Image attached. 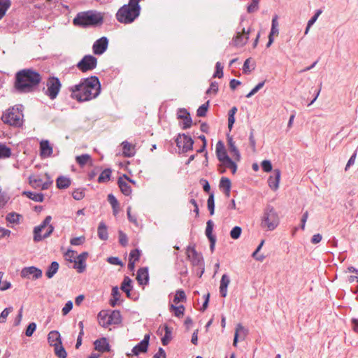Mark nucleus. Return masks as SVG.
<instances>
[{
    "label": "nucleus",
    "instance_id": "32",
    "mask_svg": "<svg viewBox=\"0 0 358 358\" xmlns=\"http://www.w3.org/2000/svg\"><path fill=\"white\" fill-rule=\"evenodd\" d=\"M55 355L58 358H66L67 352L65 348L62 345V343H57L53 344Z\"/></svg>",
    "mask_w": 358,
    "mask_h": 358
},
{
    "label": "nucleus",
    "instance_id": "11",
    "mask_svg": "<svg viewBox=\"0 0 358 358\" xmlns=\"http://www.w3.org/2000/svg\"><path fill=\"white\" fill-rule=\"evenodd\" d=\"M177 118L180 120V126L182 129H187L191 127L192 120L190 113L185 108H178L177 111Z\"/></svg>",
    "mask_w": 358,
    "mask_h": 358
},
{
    "label": "nucleus",
    "instance_id": "35",
    "mask_svg": "<svg viewBox=\"0 0 358 358\" xmlns=\"http://www.w3.org/2000/svg\"><path fill=\"white\" fill-rule=\"evenodd\" d=\"M48 341L51 346H53V344H57V343H62L61 336L59 331H50L48 336Z\"/></svg>",
    "mask_w": 358,
    "mask_h": 358
},
{
    "label": "nucleus",
    "instance_id": "41",
    "mask_svg": "<svg viewBox=\"0 0 358 358\" xmlns=\"http://www.w3.org/2000/svg\"><path fill=\"white\" fill-rule=\"evenodd\" d=\"M223 166L226 169H229L231 170L232 174H235L237 171V164L235 161L232 160L231 158L227 159L226 161L222 163Z\"/></svg>",
    "mask_w": 358,
    "mask_h": 358
},
{
    "label": "nucleus",
    "instance_id": "28",
    "mask_svg": "<svg viewBox=\"0 0 358 358\" xmlns=\"http://www.w3.org/2000/svg\"><path fill=\"white\" fill-rule=\"evenodd\" d=\"M219 187L220 189H222L224 190V194L226 196H229L230 194V190L231 187V180L226 177L221 178L220 180Z\"/></svg>",
    "mask_w": 358,
    "mask_h": 358
},
{
    "label": "nucleus",
    "instance_id": "39",
    "mask_svg": "<svg viewBox=\"0 0 358 358\" xmlns=\"http://www.w3.org/2000/svg\"><path fill=\"white\" fill-rule=\"evenodd\" d=\"M237 112L236 106L232 107L228 113V128L231 131L235 122V115Z\"/></svg>",
    "mask_w": 358,
    "mask_h": 358
},
{
    "label": "nucleus",
    "instance_id": "56",
    "mask_svg": "<svg viewBox=\"0 0 358 358\" xmlns=\"http://www.w3.org/2000/svg\"><path fill=\"white\" fill-rule=\"evenodd\" d=\"M36 329V324L35 322H31L28 324L25 330V335L27 337H31Z\"/></svg>",
    "mask_w": 358,
    "mask_h": 358
},
{
    "label": "nucleus",
    "instance_id": "51",
    "mask_svg": "<svg viewBox=\"0 0 358 358\" xmlns=\"http://www.w3.org/2000/svg\"><path fill=\"white\" fill-rule=\"evenodd\" d=\"M242 229L238 226H235L232 228L230 231V236L232 239L236 240L238 239L241 235Z\"/></svg>",
    "mask_w": 358,
    "mask_h": 358
},
{
    "label": "nucleus",
    "instance_id": "59",
    "mask_svg": "<svg viewBox=\"0 0 358 358\" xmlns=\"http://www.w3.org/2000/svg\"><path fill=\"white\" fill-rule=\"evenodd\" d=\"M118 235L120 244L123 247L127 246L128 244V238L127 234L124 233L122 231H119Z\"/></svg>",
    "mask_w": 358,
    "mask_h": 358
},
{
    "label": "nucleus",
    "instance_id": "14",
    "mask_svg": "<svg viewBox=\"0 0 358 358\" xmlns=\"http://www.w3.org/2000/svg\"><path fill=\"white\" fill-rule=\"evenodd\" d=\"M108 46V39L106 36L97 39L92 45V51L94 55H101L103 54Z\"/></svg>",
    "mask_w": 358,
    "mask_h": 358
},
{
    "label": "nucleus",
    "instance_id": "54",
    "mask_svg": "<svg viewBox=\"0 0 358 358\" xmlns=\"http://www.w3.org/2000/svg\"><path fill=\"white\" fill-rule=\"evenodd\" d=\"M13 308L12 306L6 308L0 314V323H5L6 321V318L9 313L12 312Z\"/></svg>",
    "mask_w": 358,
    "mask_h": 358
},
{
    "label": "nucleus",
    "instance_id": "46",
    "mask_svg": "<svg viewBox=\"0 0 358 358\" xmlns=\"http://www.w3.org/2000/svg\"><path fill=\"white\" fill-rule=\"evenodd\" d=\"M210 101H207L205 103L199 107L196 110V115L198 117H205L209 108Z\"/></svg>",
    "mask_w": 358,
    "mask_h": 358
},
{
    "label": "nucleus",
    "instance_id": "61",
    "mask_svg": "<svg viewBox=\"0 0 358 358\" xmlns=\"http://www.w3.org/2000/svg\"><path fill=\"white\" fill-rule=\"evenodd\" d=\"M259 9V2L252 0V2L248 6L247 11L249 13L256 12Z\"/></svg>",
    "mask_w": 358,
    "mask_h": 358
},
{
    "label": "nucleus",
    "instance_id": "34",
    "mask_svg": "<svg viewBox=\"0 0 358 358\" xmlns=\"http://www.w3.org/2000/svg\"><path fill=\"white\" fill-rule=\"evenodd\" d=\"M111 176H112L111 169H110V168L105 169L103 171H102V172L99 175V176L97 179V182L99 183H106L110 180Z\"/></svg>",
    "mask_w": 358,
    "mask_h": 358
},
{
    "label": "nucleus",
    "instance_id": "9",
    "mask_svg": "<svg viewBox=\"0 0 358 358\" xmlns=\"http://www.w3.org/2000/svg\"><path fill=\"white\" fill-rule=\"evenodd\" d=\"M175 141L177 147L182 149V153H185L193 150L194 141L191 136L185 134H178Z\"/></svg>",
    "mask_w": 358,
    "mask_h": 358
},
{
    "label": "nucleus",
    "instance_id": "7",
    "mask_svg": "<svg viewBox=\"0 0 358 358\" xmlns=\"http://www.w3.org/2000/svg\"><path fill=\"white\" fill-rule=\"evenodd\" d=\"M46 86V90L43 88L44 94L48 96L50 99H55L62 88V83L59 79L55 76H50L47 80Z\"/></svg>",
    "mask_w": 358,
    "mask_h": 358
},
{
    "label": "nucleus",
    "instance_id": "42",
    "mask_svg": "<svg viewBox=\"0 0 358 358\" xmlns=\"http://www.w3.org/2000/svg\"><path fill=\"white\" fill-rule=\"evenodd\" d=\"M11 155V149L5 144L0 143V159L8 158Z\"/></svg>",
    "mask_w": 358,
    "mask_h": 358
},
{
    "label": "nucleus",
    "instance_id": "21",
    "mask_svg": "<svg viewBox=\"0 0 358 358\" xmlns=\"http://www.w3.org/2000/svg\"><path fill=\"white\" fill-rule=\"evenodd\" d=\"M281 172L279 169H274L273 175L270 176L268 179V184L271 189L276 190L279 187Z\"/></svg>",
    "mask_w": 358,
    "mask_h": 358
},
{
    "label": "nucleus",
    "instance_id": "49",
    "mask_svg": "<svg viewBox=\"0 0 358 358\" xmlns=\"http://www.w3.org/2000/svg\"><path fill=\"white\" fill-rule=\"evenodd\" d=\"M85 188H77L75 189L74 191L72 192V196L75 200L80 201L82 200L85 196Z\"/></svg>",
    "mask_w": 358,
    "mask_h": 358
},
{
    "label": "nucleus",
    "instance_id": "60",
    "mask_svg": "<svg viewBox=\"0 0 358 358\" xmlns=\"http://www.w3.org/2000/svg\"><path fill=\"white\" fill-rule=\"evenodd\" d=\"M4 275L3 272L0 271V290L5 291L11 287V283L8 281H1V279Z\"/></svg>",
    "mask_w": 358,
    "mask_h": 358
},
{
    "label": "nucleus",
    "instance_id": "33",
    "mask_svg": "<svg viewBox=\"0 0 358 358\" xmlns=\"http://www.w3.org/2000/svg\"><path fill=\"white\" fill-rule=\"evenodd\" d=\"M22 195H25L29 199L37 202H43L44 200V194L42 193H36L30 191H24L22 192Z\"/></svg>",
    "mask_w": 358,
    "mask_h": 358
},
{
    "label": "nucleus",
    "instance_id": "36",
    "mask_svg": "<svg viewBox=\"0 0 358 358\" xmlns=\"http://www.w3.org/2000/svg\"><path fill=\"white\" fill-rule=\"evenodd\" d=\"M76 162L80 167H83L88 162L92 164V157L88 154H83L76 157Z\"/></svg>",
    "mask_w": 358,
    "mask_h": 358
},
{
    "label": "nucleus",
    "instance_id": "12",
    "mask_svg": "<svg viewBox=\"0 0 358 358\" xmlns=\"http://www.w3.org/2000/svg\"><path fill=\"white\" fill-rule=\"evenodd\" d=\"M42 270L31 266L24 267L22 269L20 275L22 278H31L32 280H36L42 277Z\"/></svg>",
    "mask_w": 358,
    "mask_h": 358
},
{
    "label": "nucleus",
    "instance_id": "63",
    "mask_svg": "<svg viewBox=\"0 0 358 358\" xmlns=\"http://www.w3.org/2000/svg\"><path fill=\"white\" fill-rule=\"evenodd\" d=\"M85 241V237L82 236L79 237H75L70 240V243L73 245H80Z\"/></svg>",
    "mask_w": 358,
    "mask_h": 358
},
{
    "label": "nucleus",
    "instance_id": "5",
    "mask_svg": "<svg viewBox=\"0 0 358 358\" xmlns=\"http://www.w3.org/2000/svg\"><path fill=\"white\" fill-rule=\"evenodd\" d=\"M279 222V216L275 208L271 205H267L264 210L261 223L262 227H266L268 230L272 231L278 227Z\"/></svg>",
    "mask_w": 358,
    "mask_h": 358
},
{
    "label": "nucleus",
    "instance_id": "40",
    "mask_svg": "<svg viewBox=\"0 0 358 358\" xmlns=\"http://www.w3.org/2000/svg\"><path fill=\"white\" fill-rule=\"evenodd\" d=\"M99 324L103 327H108L109 325H104L106 322L109 319V314L107 310H101L97 315Z\"/></svg>",
    "mask_w": 358,
    "mask_h": 358
},
{
    "label": "nucleus",
    "instance_id": "52",
    "mask_svg": "<svg viewBox=\"0 0 358 358\" xmlns=\"http://www.w3.org/2000/svg\"><path fill=\"white\" fill-rule=\"evenodd\" d=\"M223 77V66L220 62L215 64V70L213 74V78H222Z\"/></svg>",
    "mask_w": 358,
    "mask_h": 358
},
{
    "label": "nucleus",
    "instance_id": "44",
    "mask_svg": "<svg viewBox=\"0 0 358 358\" xmlns=\"http://www.w3.org/2000/svg\"><path fill=\"white\" fill-rule=\"evenodd\" d=\"M169 309L171 311L173 312L174 315L177 317H180L184 315L185 306L183 305L176 306L173 304H171L169 306Z\"/></svg>",
    "mask_w": 358,
    "mask_h": 358
},
{
    "label": "nucleus",
    "instance_id": "18",
    "mask_svg": "<svg viewBox=\"0 0 358 358\" xmlns=\"http://www.w3.org/2000/svg\"><path fill=\"white\" fill-rule=\"evenodd\" d=\"M227 139L229 151L234 157V160L236 162L241 161V153L237 147L236 146L235 142L234 141L232 136L227 135Z\"/></svg>",
    "mask_w": 358,
    "mask_h": 358
},
{
    "label": "nucleus",
    "instance_id": "37",
    "mask_svg": "<svg viewBox=\"0 0 358 358\" xmlns=\"http://www.w3.org/2000/svg\"><path fill=\"white\" fill-rule=\"evenodd\" d=\"M148 346L142 341L137 343L132 349V353L138 356L140 353H145L148 351Z\"/></svg>",
    "mask_w": 358,
    "mask_h": 358
},
{
    "label": "nucleus",
    "instance_id": "26",
    "mask_svg": "<svg viewBox=\"0 0 358 358\" xmlns=\"http://www.w3.org/2000/svg\"><path fill=\"white\" fill-rule=\"evenodd\" d=\"M71 185V180L66 176H59L56 179V186L59 189H65Z\"/></svg>",
    "mask_w": 358,
    "mask_h": 358
},
{
    "label": "nucleus",
    "instance_id": "31",
    "mask_svg": "<svg viewBox=\"0 0 358 358\" xmlns=\"http://www.w3.org/2000/svg\"><path fill=\"white\" fill-rule=\"evenodd\" d=\"M59 263L57 262H52L47 268L45 275L48 278H52L59 270Z\"/></svg>",
    "mask_w": 358,
    "mask_h": 358
},
{
    "label": "nucleus",
    "instance_id": "38",
    "mask_svg": "<svg viewBox=\"0 0 358 358\" xmlns=\"http://www.w3.org/2000/svg\"><path fill=\"white\" fill-rule=\"evenodd\" d=\"M11 6L10 0H0V20L6 15V11Z\"/></svg>",
    "mask_w": 358,
    "mask_h": 358
},
{
    "label": "nucleus",
    "instance_id": "43",
    "mask_svg": "<svg viewBox=\"0 0 358 358\" xmlns=\"http://www.w3.org/2000/svg\"><path fill=\"white\" fill-rule=\"evenodd\" d=\"M213 227H214V223H213V220H208L206 222V231H205V234H206V236H207L208 239L216 238V236L213 234Z\"/></svg>",
    "mask_w": 358,
    "mask_h": 358
},
{
    "label": "nucleus",
    "instance_id": "58",
    "mask_svg": "<svg viewBox=\"0 0 358 358\" xmlns=\"http://www.w3.org/2000/svg\"><path fill=\"white\" fill-rule=\"evenodd\" d=\"M108 201L111 205L112 208H120V203L117 199L113 194H109L107 198Z\"/></svg>",
    "mask_w": 358,
    "mask_h": 358
},
{
    "label": "nucleus",
    "instance_id": "20",
    "mask_svg": "<svg viewBox=\"0 0 358 358\" xmlns=\"http://www.w3.org/2000/svg\"><path fill=\"white\" fill-rule=\"evenodd\" d=\"M136 280L141 285L148 284L149 274L148 267H141L138 270Z\"/></svg>",
    "mask_w": 358,
    "mask_h": 358
},
{
    "label": "nucleus",
    "instance_id": "45",
    "mask_svg": "<svg viewBox=\"0 0 358 358\" xmlns=\"http://www.w3.org/2000/svg\"><path fill=\"white\" fill-rule=\"evenodd\" d=\"M20 217H21L20 214L11 212L7 214L6 220L9 223L17 224L19 223Z\"/></svg>",
    "mask_w": 358,
    "mask_h": 358
},
{
    "label": "nucleus",
    "instance_id": "27",
    "mask_svg": "<svg viewBox=\"0 0 358 358\" xmlns=\"http://www.w3.org/2000/svg\"><path fill=\"white\" fill-rule=\"evenodd\" d=\"M117 185L120 189L121 192L125 196H129L131 194V186L124 180L122 177L117 179Z\"/></svg>",
    "mask_w": 358,
    "mask_h": 358
},
{
    "label": "nucleus",
    "instance_id": "2",
    "mask_svg": "<svg viewBox=\"0 0 358 358\" xmlns=\"http://www.w3.org/2000/svg\"><path fill=\"white\" fill-rule=\"evenodd\" d=\"M15 88L20 93H30L38 90L42 80L41 75L33 69H24L16 73Z\"/></svg>",
    "mask_w": 358,
    "mask_h": 358
},
{
    "label": "nucleus",
    "instance_id": "47",
    "mask_svg": "<svg viewBox=\"0 0 358 358\" xmlns=\"http://www.w3.org/2000/svg\"><path fill=\"white\" fill-rule=\"evenodd\" d=\"M207 206L208 209L209 210L210 215H213L215 213V199H214V193L211 192L209 194L208 199L207 200Z\"/></svg>",
    "mask_w": 358,
    "mask_h": 358
},
{
    "label": "nucleus",
    "instance_id": "55",
    "mask_svg": "<svg viewBox=\"0 0 358 358\" xmlns=\"http://www.w3.org/2000/svg\"><path fill=\"white\" fill-rule=\"evenodd\" d=\"M265 82L266 80H263L259 83L253 89H252V90L248 94H246L245 97L250 98L251 96L255 95L259 90H261L264 87Z\"/></svg>",
    "mask_w": 358,
    "mask_h": 358
},
{
    "label": "nucleus",
    "instance_id": "16",
    "mask_svg": "<svg viewBox=\"0 0 358 358\" xmlns=\"http://www.w3.org/2000/svg\"><path fill=\"white\" fill-rule=\"evenodd\" d=\"M89 254L87 252H83L77 257V260L74 261L73 268L80 273H83L86 269V259Z\"/></svg>",
    "mask_w": 358,
    "mask_h": 358
},
{
    "label": "nucleus",
    "instance_id": "8",
    "mask_svg": "<svg viewBox=\"0 0 358 358\" xmlns=\"http://www.w3.org/2000/svg\"><path fill=\"white\" fill-rule=\"evenodd\" d=\"M97 65V59L91 55H85L76 64V67L83 73L94 70Z\"/></svg>",
    "mask_w": 358,
    "mask_h": 358
},
{
    "label": "nucleus",
    "instance_id": "50",
    "mask_svg": "<svg viewBox=\"0 0 358 358\" xmlns=\"http://www.w3.org/2000/svg\"><path fill=\"white\" fill-rule=\"evenodd\" d=\"M120 289L124 291L127 289H132V280L129 276H124L121 283Z\"/></svg>",
    "mask_w": 358,
    "mask_h": 358
},
{
    "label": "nucleus",
    "instance_id": "4",
    "mask_svg": "<svg viewBox=\"0 0 358 358\" xmlns=\"http://www.w3.org/2000/svg\"><path fill=\"white\" fill-rule=\"evenodd\" d=\"M140 13V9L128 3L119 8L115 17L119 22L127 24L134 22L138 17Z\"/></svg>",
    "mask_w": 358,
    "mask_h": 358
},
{
    "label": "nucleus",
    "instance_id": "19",
    "mask_svg": "<svg viewBox=\"0 0 358 358\" xmlns=\"http://www.w3.org/2000/svg\"><path fill=\"white\" fill-rule=\"evenodd\" d=\"M94 349L101 352H106L110 350V346L106 338L103 337L96 339L94 342Z\"/></svg>",
    "mask_w": 358,
    "mask_h": 358
},
{
    "label": "nucleus",
    "instance_id": "62",
    "mask_svg": "<svg viewBox=\"0 0 358 358\" xmlns=\"http://www.w3.org/2000/svg\"><path fill=\"white\" fill-rule=\"evenodd\" d=\"M218 90V83L216 81H213L211 82L210 87L206 90V94L208 95L213 92L215 94L217 93Z\"/></svg>",
    "mask_w": 358,
    "mask_h": 358
},
{
    "label": "nucleus",
    "instance_id": "6",
    "mask_svg": "<svg viewBox=\"0 0 358 358\" xmlns=\"http://www.w3.org/2000/svg\"><path fill=\"white\" fill-rule=\"evenodd\" d=\"M22 117L23 114L19 111V108H17V111H15V108L13 107L3 115L1 119L6 124L14 127H21L23 124Z\"/></svg>",
    "mask_w": 358,
    "mask_h": 358
},
{
    "label": "nucleus",
    "instance_id": "29",
    "mask_svg": "<svg viewBox=\"0 0 358 358\" xmlns=\"http://www.w3.org/2000/svg\"><path fill=\"white\" fill-rule=\"evenodd\" d=\"M98 237L102 241H106L108 238V228L103 222H101L97 229Z\"/></svg>",
    "mask_w": 358,
    "mask_h": 358
},
{
    "label": "nucleus",
    "instance_id": "1",
    "mask_svg": "<svg viewBox=\"0 0 358 358\" xmlns=\"http://www.w3.org/2000/svg\"><path fill=\"white\" fill-rule=\"evenodd\" d=\"M71 98L79 103L96 99L101 93V85L96 76L81 78L80 83L69 87Z\"/></svg>",
    "mask_w": 358,
    "mask_h": 358
},
{
    "label": "nucleus",
    "instance_id": "10",
    "mask_svg": "<svg viewBox=\"0 0 358 358\" xmlns=\"http://www.w3.org/2000/svg\"><path fill=\"white\" fill-rule=\"evenodd\" d=\"M187 259L191 262L194 266H202L204 264L203 256L196 250V246L188 245L186 249Z\"/></svg>",
    "mask_w": 358,
    "mask_h": 358
},
{
    "label": "nucleus",
    "instance_id": "22",
    "mask_svg": "<svg viewBox=\"0 0 358 358\" xmlns=\"http://www.w3.org/2000/svg\"><path fill=\"white\" fill-rule=\"evenodd\" d=\"M122 317L120 311L118 310H111L109 314V319L106 322L104 325L120 324Z\"/></svg>",
    "mask_w": 358,
    "mask_h": 358
},
{
    "label": "nucleus",
    "instance_id": "17",
    "mask_svg": "<svg viewBox=\"0 0 358 358\" xmlns=\"http://www.w3.org/2000/svg\"><path fill=\"white\" fill-rule=\"evenodd\" d=\"M215 152L217 158L220 163L230 158L227 152L224 144L222 141H219L217 143Z\"/></svg>",
    "mask_w": 358,
    "mask_h": 358
},
{
    "label": "nucleus",
    "instance_id": "57",
    "mask_svg": "<svg viewBox=\"0 0 358 358\" xmlns=\"http://www.w3.org/2000/svg\"><path fill=\"white\" fill-rule=\"evenodd\" d=\"M255 129L253 128L250 129V136H249V141L250 147L253 152L256 151V140L255 138Z\"/></svg>",
    "mask_w": 358,
    "mask_h": 358
},
{
    "label": "nucleus",
    "instance_id": "30",
    "mask_svg": "<svg viewBox=\"0 0 358 358\" xmlns=\"http://www.w3.org/2000/svg\"><path fill=\"white\" fill-rule=\"evenodd\" d=\"M163 329L165 332L164 336L162 338V343L163 345H167L172 339V328L169 327L166 324H164Z\"/></svg>",
    "mask_w": 358,
    "mask_h": 358
},
{
    "label": "nucleus",
    "instance_id": "13",
    "mask_svg": "<svg viewBox=\"0 0 358 358\" xmlns=\"http://www.w3.org/2000/svg\"><path fill=\"white\" fill-rule=\"evenodd\" d=\"M250 32V28H248L247 31H245V28H243L242 32L238 31L236 35L232 39L234 45L236 47H242L245 45L249 39V34Z\"/></svg>",
    "mask_w": 358,
    "mask_h": 358
},
{
    "label": "nucleus",
    "instance_id": "23",
    "mask_svg": "<svg viewBox=\"0 0 358 358\" xmlns=\"http://www.w3.org/2000/svg\"><path fill=\"white\" fill-rule=\"evenodd\" d=\"M52 152V147L48 140L42 141L40 143V154L41 157H50Z\"/></svg>",
    "mask_w": 358,
    "mask_h": 358
},
{
    "label": "nucleus",
    "instance_id": "64",
    "mask_svg": "<svg viewBox=\"0 0 358 358\" xmlns=\"http://www.w3.org/2000/svg\"><path fill=\"white\" fill-rule=\"evenodd\" d=\"M262 169L264 172L268 173L272 171V164L269 160H264L262 162Z\"/></svg>",
    "mask_w": 358,
    "mask_h": 358
},
{
    "label": "nucleus",
    "instance_id": "3",
    "mask_svg": "<svg viewBox=\"0 0 358 358\" xmlns=\"http://www.w3.org/2000/svg\"><path fill=\"white\" fill-rule=\"evenodd\" d=\"M103 22V15L96 10L79 12L73 20V24L78 27H96Z\"/></svg>",
    "mask_w": 358,
    "mask_h": 358
},
{
    "label": "nucleus",
    "instance_id": "24",
    "mask_svg": "<svg viewBox=\"0 0 358 358\" xmlns=\"http://www.w3.org/2000/svg\"><path fill=\"white\" fill-rule=\"evenodd\" d=\"M230 283V278L227 274H223L221 280H220V293L221 296L226 297L227 294V287L228 285Z\"/></svg>",
    "mask_w": 358,
    "mask_h": 358
},
{
    "label": "nucleus",
    "instance_id": "53",
    "mask_svg": "<svg viewBox=\"0 0 358 358\" xmlns=\"http://www.w3.org/2000/svg\"><path fill=\"white\" fill-rule=\"evenodd\" d=\"M141 255V251L139 249H134L131 250L129 256V259H131L133 261L138 262L139 261L140 257Z\"/></svg>",
    "mask_w": 358,
    "mask_h": 358
},
{
    "label": "nucleus",
    "instance_id": "15",
    "mask_svg": "<svg viewBox=\"0 0 358 358\" xmlns=\"http://www.w3.org/2000/svg\"><path fill=\"white\" fill-rule=\"evenodd\" d=\"M52 220V217L50 215H48L45 217L44 220L42 222L41 224L38 226H36L34 229V241L37 243L43 239V237H42L41 231L43 229H45L46 227H48V226L50 224V222Z\"/></svg>",
    "mask_w": 358,
    "mask_h": 358
},
{
    "label": "nucleus",
    "instance_id": "48",
    "mask_svg": "<svg viewBox=\"0 0 358 358\" xmlns=\"http://www.w3.org/2000/svg\"><path fill=\"white\" fill-rule=\"evenodd\" d=\"M186 301V295L182 289H178L176 292V295L173 299V303L178 304L180 302Z\"/></svg>",
    "mask_w": 358,
    "mask_h": 358
},
{
    "label": "nucleus",
    "instance_id": "25",
    "mask_svg": "<svg viewBox=\"0 0 358 358\" xmlns=\"http://www.w3.org/2000/svg\"><path fill=\"white\" fill-rule=\"evenodd\" d=\"M122 155L125 157H131L134 156L136 151H135V146L131 145L127 141H123L122 143Z\"/></svg>",
    "mask_w": 358,
    "mask_h": 358
}]
</instances>
